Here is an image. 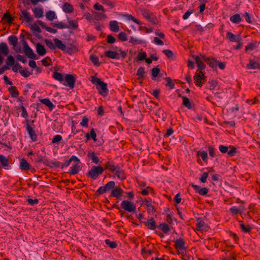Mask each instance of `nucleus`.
Instances as JSON below:
<instances>
[{
  "label": "nucleus",
  "instance_id": "55",
  "mask_svg": "<svg viewBox=\"0 0 260 260\" xmlns=\"http://www.w3.org/2000/svg\"><path fill=\"white\" fill-rule=\"evenodd\" d=\"M30 28L32 32L36 34V33H40L41 32V29L38 26L37 24L34 23L30 25Z\"/></svg>",
  "mask_w": 260,
  "mask_h": 260
},
{
  "label": "nucleus",
  "instance_id": "26",
  "mask_svg": "<svg viewBox=\"0 0 260 260\" xmlns=\"http://www.w3.org/2000/svg\"><path fill=\"white\" fill-rule=\"evenodd\" d=\"M37 23H38L43 28H44L46 29V30H47V31L49 32H51V33H53V34H55L57 32V29H54V28H52L51 27H48L46 25V24H45V23H44L43 21H41V20H38L37 21Z\"/></svg>",
  "mask_w": 260,
  "mask_h": 260
},
{
  "label": "nucleus",
  "instance_id": "46",
  "mask_svg": "<svg viewBox=\"0 0 260 260\" xmlns=\"http://www.w3.org/2000/svg\"><path fill=\"white\" fill-rule=\"evenodd\" d=\"M158 228L161 229V230L165 234H167L170 230V228L168 224L165 223H160Z\"/></svg>",
  "mask_w": 260,
  "mask_h": 260
},
{
  "label": "nucleus",
  "instance_id": "54",
  "mask_svg": "<svg viewBox=\"0 0 260 260\" xmlns=\"http://www.w3.org/2000/svg\"><path fill=\"white\" fill-rule=\"evenodd\" d=\"M44 42L46 45L48 47V48L51 50H55V44L53 43L51 40L45 39Z\"/></svg>",
  "mask_w": 260,
  "mask_h": 260
},
{
  "label": "nucleus",
  "instance_id": "62",
  "mask_svg": "<svg viewBox=\"0 0 260 260\" xmlns=\"http://www.w3.org/2000/svg\"><path fill=\"white\" fill-rule=\"evenodd\" d=\"M256 46L255 43H250L245 47V51H252L254 50Z\"/></svg>",
  "mask_w": 260,
  "mask_h": 260
},
{
  "label": "nucleus",
  "instance_id": "3",
  "mask_svg": "<svg viewBox=\"0 0 260 260\" xmlns=\"http://www.w3.org/2000/svg\"><path fill=\"white\" fill-rule=\"evenodd\" d=\"M27 123L26 124V129L28 132L29 137L31 140L34 142H36L37 141V136L36 134L35 128V125L33 124L35 122V120H31V124L28 123V120H26Z\"/></svg>",
  "mask_w": 260,
  "mask_h": 260
},
{
  "label": "nucleus",
  "instance_id": "4",
  "mask_svg": "<svg viewBox=\"0 0 260 260\" xmlns=\"http://www.w3.org/2000/svg\"><path fill=\"white\" fill-rule=\"evenodd\" d=\"M219 150L222 153H227L229 157L235 156L237 152V149L235 147L231 145L228 147L227 146L220 145L219 146Z\"/></svg>",
  "mask_w": 260,
  "mask_h": 260
},
{
  "label": "nucleus",
  "instance_id": "9",
  "mask_svg": "<svg viewBox=\"0 0 260 260\" xmlns=\"http://www.w3.org/2000/svg\"><path fill=\"white\" fill-rule=\"evenodd\" d=\"M203 60L205 61L211 68L214 69L217 67L218 60L214 58L207 57L205 55L200 54Z\"/></svg>",
  "mask_w": 260,
  "mask_h": 260
},
{
  "label": "nucleus",
  "instance_id": "61",
  "mask_svg": "<svg viewBox=\"0 0 260 260\" xmlns=\"http://www.w3.org/2000/svg\"><path fill=\"white\" fill-rule=\"evenodd\" d=\"M198 155L202 157L204 161L206 162L207 161L208 154L206 151H202L201 152H198Z\"/></svg>",
  "mask_w": 260,
  "mask_h": 260
},
{
  "label": "nucleus",
  "instance_id": "20",
  "mask_svg": "<svg viewBox=\"0 0 260 260\" xmlns=\"http://www.w3.org/2000/svg\"><path fill=\"white\" fill-rule=\"evenodd\" d=\"M226 37L229 41L232 42H239L242 41V39L240 35H235L231 32H227Z\"/></svg>",
  "mask_w": 260,
  "mask_h": 260
},
{
  "label": "nucleus",
  "instance_id": "43",
  "mask_svg": "<svg viewBox=\"0 0 260 260\" xmlns=\"http://www.w3.org/2000/svg\"><path fill=\"white\" fill-rule=\"evenodd\" d=\"M230 20L234 23L238 24L241 21L242 19L239 14H236L230 17Z\"/></svg>",
  "mask_w": 260,
  "mask_h": 260
},
{
  "label": "nucleus",
  "instance_id": "56",
  "mask_svg": "<svg viewBox=\"0 0 260 260\" xmlns=\"http://www.w3.org/2000/svg\"><path fill=\"white\" fill-rule=\"evenodd\" d=\"M105 242L111 248H115L117 246V244L115 241H112L109 239H107Z\"/></svg>",
  "mask_w": 260,
  "mask_h": 260
},
{
  "label": "nucleus",
  "instance_id": "48",
  "mask_svg": "<svg viewBox=\"0 0 260 260\" xmlns=\"http://www.w3.org/2000/svg\"><path fill=\"white\" fill-rule=\"evenodd\" d=\"M124 16L125 18L128 20H132V21H134L135 23H136V24H139V25L142 24V23L138 19L135 18L132 15L125 14Z\"/></svg>",
  "mask_w": 260,
  "mask_h": 260
},
{
  "label": "nucleus",
  "instance_id": "5",
  "mask_svg": "<svg viewBox=\"0 0 260 260\" xmlns=\"http://www.w3.org/2000/svg\"><path fill=\"white\" fill-rule=\"evenodd\" d=\"M115 183L113 181L108 182L105 185L101 186L96 191L97 196L101 195L114 188Z\"/></svg>",
  "mask_w": 260,
  "mask_h": 260
},
{
  "label": "nucleus",
  "instance_id": "1",
  "mask_svg": "<svg viewBox=\"0 0 260 260\" xmlns=\"http://www.w3.org/2000/svg\"><path fill=\"white\" fill-rule=\"evenodd\" d=\"M104 171V169L101 166H93L87 173L86 175L92 179L95 180L103 173Z\"/></svg>",
  "mask_w": 260,
  "mask_h": 260
},
{
  "label": "nucleus",
  "instance_id": "34",
  "mask_svg": "<svg viewBox=\"0 0 260 260\" xmlns=\"http://www.w3.org/2000/svg\"><path fill=\"white\" fill-rule=\"evenodd\" d=\"M146 72L145 71V68L144 67H140L137 71V75L138 76V79L141 80L145 78V74Z\"/></svg>",
  "mask_w": 260,
  "mask_h": 260
},
{
  "label": "nucleus",
  "instance_id": "40",
  "mask_svg": "<svg viewBox=\"0 0 260 260\" xmlns=\"http://www.w3.org/2000/svg\"><path fill=\"white\" fill-rule=\"evenodd\" d=\"M11 96L13 98H17L19 95V91L15 86H11L8 89Z\"/></svg>",
  "mask_w": 260,
  "mask_h": 260
},
{
  "label": "nucleus",
  "instance_id": "39",
  "mask_svg": "<svg viewBox=\"0 0 260 260\" xmlns=\"http://www.w3.org/2000/svg\"><path fill=\"white\" fill-rule=\"evenodd\" d=\"M0 162H1L2 166L5 169L9 166V159L2 154H0Z\"/></svg>",
  "mask_w": 260,
  "mask_h": 260
},
{
  "label": "nucleus",
  "instance_id": "57",
  "mask_svg": "<svg viewBox=\"0 0 260 260\" xmlns=\"http://www.w3.org/2000/svg\"><path fill=\"white\" fill-rule=\"evenodd\" d=\"M19 73L21 76L25 78L28 77L31 74V73L27 71V68L20 70Z\"/></svg>",
  "mask_w": 260,
  "mask_h": 260
},
{
  "label": "nucleus",
  "instance_id": "15",
  "mask_svg": "<svg viewBox=\"0 0 260 260\" xmlns=\"http://www.w3.org/2000/svg\"><path fill=\"white\" fill-rule=\"evenodd\" d=\"M20 16V18H23V21L27 23L31 22L33 19L29 13L26 10H22L21 11Z\"/></svg>",
  "mask_w": 260,
  "mask_h": 260
},
{
  "label": "nucleus",
  "instance_id": "31",
  "mask_svg": "<svg viewBox=\"0 0 260 260\" xmlns=\"http://www.w3.org/2000/svg\"><path fill=\"white\" fill-rule=\"evenodd\" d=\"M145 225L147 226L149 229L151 230H154L156 228L155 221L152 217L145 222Z\"/></svg>",
  "mask_w": 260,
  "mask_h": 260
},
{
  "label": "nucleus",
  "instance_id": "16",
  "mask_svg": "<svg viewBox=\"0 0 260 260\" xmlns=\"http://www.w3.org/2000/svg\"><path fill=\"white\" fill-rule=\"evenodd\" d=\"M25 54L30 59H37L38 58L37 55L34 52L32 49L29 47L23 49Z\"/></svg>",
  "mask_w": 260,
  "mask_h": 260
},
{
  "label": "nucleus",
  "instance_id": "58",
  "mask_svg": "<svg viewBox=\"0 0 260 260\" xmlns=\"http://www.w3.org/2000/svg\"><path fill=\"white\" fill-rule=\"evenodd\" d=\"M166 80L167 82L166 86H168L170 89H173L175 87V84L172 82V79L170 77H166Z\"/></svg>",
  "mask_w": 260,
  "mask_h": 260
},
{
  "label": "nucleus",
  "instance_id": "35",
  "mask_svg": "<svg viewBox=\"0 0 260 260\" xmlns=\"http://www.w3.org/2000/svg\"><path fill=\"white\" fill-rule=\"evenodd\" d=\"M51 25L53 27H56L59 29H63L69 28L68 24L63 23L62 22H55L51 23Z\"/></svg>",
  "mask_w": 260,
  "mask_h": 260
},
{
  "label": "nucleus",
  "instance_id": "18",
  "mask_svg": "<svg viewBox=\"0 0 260 260\" xmlns=\"http://www.w3.org/2000/svg\"><path fill=\"white\" fill-rule=\"evenodd\" d=\"M175 247L180 250H185V242L183 239L180 238L174 241Z\"/></svg>",
  "mask_w": 260,
  "mask_h": 260
},
{
  "label": "nucleus",
  "instance_id": "64",
  "mask_svg": "<svg viewBox=\"0 0 260 260\" xmlns=\"http://www.w3.org/2000/svg\"><path fill=\"white\" fill-rule=\"evenodd\" d=\"M93 8L96 10L101 11L103 13L105 12V9L104 8L103 6L98 3H96L94 5Z\"/></svg>",
  "mask_w": 260,
  "mask_h": 260
},
{
  "label": "nucleus",
  "instance_id": "41",
  "mask_svg": "<svg viewBox=\"0 0 260 260\" xmlns=\"http://www.w3.org/2000/svg\"><path fill=\"white\" fill-rule=\"evenodd\" d=\"M46 17L47 20L52 21L53 19L57 18L56 15L54 11H49L46 13Z\"/></svg>",
  "mask_w": 260,
  "mask_h": 260
},
{
  "label": "nucleus",
  "instance_id": "38",
  "mask_svg": "<svg viewBox=\"0 0 260 260\" xmlns=\"http://www.w3.org/2000/svg\"><path fill=\"white\" fill-rule=\"evenodd\" d=\"M129 43H131L133 45H136L138 44H143L145 43V41L144 40L138 39L133 37H131L129 38Z\"/></svg>",
  "mask_w": 260,
  "mask_h": 260
},
{
  "label": "nucleus",
  "instance_id": "24",
  "mask_svg": "<svg viewBox=\"0 0 260 260\" xmlns=\"http://www.w3.org/2000/svg\"><path fill=\"white\" fill-rule=\"evenodd\" d=\"M36 51L40 56H44L46 53L45 47L40 43L36 44Z\"/></svg>",
  "mask_w": 260,
  "mask_h": 260
},
{
  "label": "nucleus",
  "instance_id": "23",
  "mask_svg": "<svg viewBox=\"0 0 260 260\" xmlns=\"http://www.w3.org/2000/svg\"><path fill=\"white\" fill-rule=\"evenodd\" d=\"M53 41L55 44V48H57L62 51L66 50V46L61 40L57 38H55L53 39Z\"/></svg>",
  "mask_w": 260,
  "mask_h": 260
},
{
  "label": "nucleus",
  "instance_id": "10",
  "mask_svg": "<svg viewBox=\"0 0 260 260\" xmlns=\"http://www.w3.org/2000/svg\"><path fill=\"white\" fill-rule=\"evenodd\" d=\"M142 14L145 18L148 19L152 24H157L158 23V21L156 17L152 13H150L148 10H143L142 11Z\"/></svg>",
  "mask_w": 260,
  "mask_h": 260
},
{
  "label": "nucleus",
  "instance_id": "42",
  "mask_svg": "<svg viewBox=\"0 0 260 260\" xmlns=\"http://www.w3.org/2000/svg\"><path fill=\"white\" fill-rule=\"evenodd\" d=\"M239 225L242 231L245 233H249L251 228L249 225H245L243 221H239Z\"/></svg>",
  "mask_w": 260,
  "mask_h": 260
},
{
  "label": "nucleus",
  "instance_id": "33",
  "mask_svg": "<svg viewBox=\"0 0 260 260\" xmlns=\"http://www.w3.org/2000/svg\"><path fill=\"white\" fill-rule=\"evenodd\" d=\"M118 166L114 165L112 162L108 161L105 164L104 170H109L110 171L114 172L118 168Z\"/></svg>",
  "mask_w": 260,
  "mask_h": 260
},
{
  "label": "nucleus",
  "instance_id": "53",
  "mask_svg": "<svg viewBox=\"0 0 260 260\" xmlns=\"http://www.w3.org/2000/svg\"><path fill=\"white\" fill-rule=\"evenodd\" d=\"M66 51L68 53L71 54L77 52L78 50L75 46H71L66 47Z\"/></svg>",
  "mask_w": 260,
  "mask_h": 260
},
{
  "label": "nucleus",
  "instance_id": "47",
  "mask_svg": "<svg viewBox=\"0 0 260 260\" xmlns=\"http://www.w3.org/2000/svg\"><path fill=\"white\" fill-rule=\"evenodd\" d=\"M53 78L60 82H62L64 80L63 75L61 73L57 72H54L53 73Z\"/></svg>",
  "mask_w": 260,
  "mask_h": 260
},
{
  "label": "nucleus",
  "instance_id": "7",
  "mask_svg": "<svg viewBox=\"0 0 260 260\" xmlns=\"http://www.w3.org/2000/svg\"><path fill=\"white\" fill-rule=\"evenodd\" d=\"M121 207L124 210L129 212H135L136 207L133 202L127 200H124L121 203Z\"/></svg>",
  "mask_w": 260,
  "mask_h": 260
},
{
  "label": "nucleus",
  "instance_id": "51",
  "mask_svg": "<svg viewBox=\"0 0 260 260\" xmlns=\"http://www.w3.org/2000/svg\"><path fill=\"white\" fill-rule=\"evenodd\" d=\"M69 26V28H72L73 29H76L78 28V22L75 20H70L68 21Z\"/></svg>",
  "mask_w": 260,
  "mask_h": 260
},
{
  "label": "nucleus",
  "instance_id": "28",
  "mask_svg": "<svg viewBox=\"0 0 260 260\" xmlns=\"http://www.w3.org/2000/svg\"><path fill=\"white\" fill-rule=\"evenodd\" d=\"M72 161L79 162L80 160L76 156L72 155L70 159L67 160L64 164L61 165V169H62L64 167L69 166Z\"/></svg>",
  "mask_w": 260,
  "mask_h": 260
},
{
  "label": "nucleus",
  "instance_id": "12",
  "mask_svg": "<svg viewBox=\"0 0 260 260\" xmlns=\"http://www.w3.org/2000/svg\"><path fill=\"white\" fill-rule=\"evenodd\" d=\"M100 84L96 87L99 91V93L103 96H106L108 93V89L107 88V84L104 82H99Z\"/></svg>",
  "mask_w": 260,
  "mask_h": 260
},
{
  "label": "nucleus",
  "instance_id": "11",
  "mask_svg": "<svg viewBox=\"0 0 260 260\" xmlns=\"http://www.w3.org/2000/svg\"><path fill=\"white\" fill-rule=\"evenodd\" d=\"M64 79L67 82V84H63L64 85L69 86L71 89L74 88L76 81L75 76L71 74H66Z\"/></svg>",
  "mask_w": 260,
  "mask_h": 260
},
{
  "label": "nucleus",
  "instance_id": "37",
  "mask_svg": "<svg viewBox=\"0 0 260 260\" xmlns=\"http://www.w3.org/2000/svg\"><path fill=\"white\" fill-rule=\"evenodd\" d=\"M87 156L90 157L93 163L98 164L100 162V159L98 156L95 155V153L93 151L89 152L87 154Z\"/></svg>",
  "mask_w": 260,
  "mask_h": 260
},
{
  "label": "nucleus",
  "instance_id": "17",
  "mask_svg": "<svg viewBox=\"0 0 260 260\" xmlns=\"http://www.w3.org/2000/svg\"><path fill=\"white\" fill-rule=\"evenodd\" d=\"M123 192V190L121 188L116 187L112 189L110 196L117 199H120Z\"/></svg>",
  "mask_w": 260,
  "mask_h": 260
},
{
  "label": "nucleus",
  "instance_id": "30",
  "mask_svg": "<svg viewBox=\"0 0 260 260\" xmlns=\"http://www.w3.org/2000/svg\"><path fill=\"white\" fill-rule=\"evenodd\" d=\"M20 168L22 170L28 171L30 169V165L25 158L20 161Z\"/></svg>",
  "mask_w": 260,
  "mask_h": 260
},
{
  "label": "nucleus",
  "instance_id": "60",
  "mask_svg": "<svg viewBox=\"0 0 260 260\" xmlns=\"http://www.w3.org/2000/svg\"><path fill=\"white\" fill-rule=\"evenodd\" d=\"M88 121H89L88 118L87 116H84L82 118V121L80 123V124L83 127H87L88 126Z\"/></svg>",
  "mask_w": 260,
  "mask_h": 260
},
{
  "label": "nucleus",
  "instance_id": "45",
  "mask_svg": "<svg viewBox=\"0 0 260 260\" xmlns=\"http://www.w3.org/2000/svg\"><path fill=\"white\" fill-rule=\"evenodd\" d=\"M3 20H6L9 24H12L14 20V18L12 17L9 12H6L2 18Z\"/></svg>",
  "mask_w": 260,
  "mask_h": 260
},
{
  "label": "nucleus",
  "instance_id": "27",
  "mask_svg": "<svg viewBox=\"0 0 260 260\" xmlns=\"http://www.w3.org/2000/svg\"><path fill=\"white\" fill-rule=\"evenodd\" d=\"M40 101L41 103L48 107L50 111H52L55 107L48 98L41 99Z\"/></svg>",
  "mask_w": 260,
  "mask_h": 260
},
{
  "label": "nucleus",
  "instance_id": "44",
  "mask_svg": "<svg viewBox=\"0 0 260 260\" xmlns=\"http://www.w3.org/2000/svg\"><path fill=\"white\" fill-rule=\"evenodd\" d=\"M247 68L249 69H259V64L256 61L250 60L249 63L247 65Z\"/></svg>",
  "mask_w": 260,
  "mask_h": 260
},
{
  "label": "nucleus",
  "instance_id": "2",
  "mask_svg": "<svg viewBox=\"0 0 260 260\" xmlns=\"http://www.w3.org/2000/svg\"><path fill=\"white\" fill-rule=\"evenodd\" d=\"M120 53L113 51H107L105 52L106 56L111 59H119L120 58L124 59L126 57L127 53L125 51H122L121 49L118 50Z\"/></svg>",
  "mask_w": 260,
  "mask_h": 260
},
{
  "label": "nucleus",
  "instance_id": "8",
  "mask_svg": "<svg viewBox=\"0 0 260 260\" xmlns=\"http://www.w3.org/2000/svg\"><path fill=\"white\" fill-rule=\"evenodd\" d=\"M8 42L10 45L13 46V49L17 53L21 52V48L20 47L17 46L18 44V38L17 36L15 35H11L8 38Z\"/></svg>",
  "mask_w": 260,
  "mask_h": 260
},
{
  "label": "nucleus",
  "instance_id": "59",
  "mask_svg": "<svg viewBox=\"0 0 260 260\" xmlns=\"http://www.w3.org/2000/svg\"><path fill=\"white\" fill-rule=\"evenodd\" d=\"M151 72L152 78L153 79L158 76L160 72V69L157 67H154L152 69Z\"/></svg>",
  "mask_w": 260,
  "mask_h": 260
},
{
  "label": "nucleus",
  "instance_id": "22",
  "mask_svg": "<svg viewBox=\"0 0 260 260\" xmlns=\"http://www.w3.org/2000/svg\"><path fill=\"white\" fill-rule=\"evenodd\" d=\"M62 10L66 13L70 14L73 12V6L69 3H64L62 6Z\"/></svg>",
  "mask_w": 260,
  "mask_h": 260
},
{
  "label": "nucleus",
  "instance_id": "52",
  "mask_svg": "<svg viewBox=\"0 0 260 260\" xmlns=\"http://www.w3.org/2000/svg\"><path fill=\"white\" fill-rule=\"evenodd\" d=\"M90 61L96 66L99 67L100 63L99 61V58L94 55H91L89 57Z\"/></svg>",
  "mask_w": 260,
  "mask_h": 260
},
{
  "label": "nucleus",
  "instance_id": "29",
  "mask_svg": "<svg viewBox=\"0 0 260 260\" xmlns=\"http://www.w3.org/2000/svg\"><path fill=\"white\" fill-rule=\"evenodd\" d=\"M109 28L113 32H117L119 30L118 23L116 20H112L109 23Z\"/></svg>",
  "mask_w": 260,
  "mask_h": 260
},
{
  "label": "nucleus",
  "instance_id": "13",
  "mask_svg": "<svg viewBox=\"0 0 260 260\" xmlns=\"http://www.w3.org/2000/svg\"><path fill=\"white\" fill-rule=\"evenodd\" d=\"M197 230L199 231H207L209 226L207 225L201 218H198L197 219Z\"/></svg>",
  "mask_w": 260,
  "mask_h": 260
},
{
  "label": "nucleus",
  "instance_id": "49",
  "mask_svg": "<svg viewBox=\"0 0 260 260\" xmlns=\"http://www.w3.org/2000/svg\"><path fill=\"white\" fill-rule=\"evenodd\" d=\"M6 63L5 66H9L10 68L14 64L15 59L14 57L12 55H9L6 59Z\"/></svg>",
  "mask_w": 260,
  "mask_h": 260
},
{
  "label": "nucleus",
  "instance_id": "32",
  "mask_svg": "<svg viewBox=\"0 0 260 260\" xmlns=\"http://www.w3.org/2000/svg\"><path fill=\"white\" fill-rule=\"evenodd\" d=\"M32 11L34 13V15L36 18H40L43 16V11L41 8L36 7L32 9Z\"/></svg>",
  "mask_w": 260,
  "mask_h": 260
},
{
  "label": "nucleus",
  "instance_id": "14",
  "mask_svg": "<svg viewBox=\"0 0 260 260\" xmlns=\"http://www.w3.org/2000/svg\"><path fill=\"white\" fill-rule=\"evenodd\" d=\"M190 185L194 189L196 192L198 193L200 195L206 196L209 191V189L207 187H201L194 184H191Z\"/></svg>",
  "mask_w": 260,
  "mask_h": 260
},
{
  "label": "nucleus",
  "instance_id": "63",
  "mask_svg": "<svg viewBox=\"0 0 260 260\" xmlns=\"http://www.w3.org/2000/svg\"><path fill=\"white\" fill-rule=\"evenodd\" d=\"M147 57V54L145 52L141 51L138 53V58L139 60L142 61L146 59Z\"/></svg>",
  "mask_w": 260,
  "mask_h": 260
},
{
  "label": "nucleus",
  "instance_id": "36",
  "mask_svg": "<svg viewBox=\"0 0 260 260\" xmlns=\"http://www.w3.org/2000/svg\"><path fill=\"white\" fill-rule=\"evenodd\" d=\"M115 174L116 177L121 180H123L126 178L124 171L120 169L119 167L115 171Z\"/></svg>",
  "mask_w": 260,
  "mask_h": 260
},
{
  "label": "nucleus",
  "instance_id": "6",
  "mask_svg": "<svg viewBox=\"0 0 260 260\" xmlns=\"http://www.w3.org/2000/svg\"><path fill=\"white\" fill-rule=\"evenodd\" d=\"M207 77L205 74L201 71L199 73H196L193 77L194 80V83L196 85L201 87L203 84L206 81Z\"/></svg>",
  "mask_w": 260,
  "mask_h": 260
},
{
  "label": "nucleus",
  "instance_id": "25",
  "mask_svg": "<svg viewBox=\"0 0 260 260\" xmlns=\"http://www.w3.org/2000/svg\"><path fill=\"white\" fill-rule=\"evenodd\" d=\"M79 162H78L77 164L73 165L69 171V174L71 175H74L77 174L81 170V167L80 165H79Z\"/></svg>",
  "mask_w": 260,
  "mask_h": 260
},
{
  "label": "nucleus",
  "instance_id": "21",
  "mask_svg": "<svg viewBox=\"0 0 260 260\" xmlns=\"http://www.w3.org/2000/svg\"><path fill=\"white\" fill-rule=\"evenodd\" d=\"M143 204L147 206V210L148 212H151L154 213L156 211L154 207L152 205L151 202L152 200H148L146 199H145L142 200Z\"/></svg>",
  "mask_w": 260,
  "mask_h": 260
},
{
  "label": "nucleus",
  "instance_id": "50",
  "mask_svg": "<svg viewBox=\"0 0 260 260\" xmlns=\"http://www.w3.org/2000/svg\"><path fill=\"white\" fill-rule=\"evenodd\" d=\"M183 105L187 107L188 109H191V104L190 102L189 99L186 96H182Z\"/></svg>",
  "mask_w": 260,
  "mask_h": 260
},
{
  "label": "nucleus",
  "instance_id": "19",
  "mask_svg": "<svg viewBox=\"0 0 260 260\" xmlns=\"http://www.w3.org/2000/svg\"><path fill=\"white\" fill-rule=\"evenodd\" d=\"M192 57L194 59L196 63L197 64L198 68L201 71L202 70H204L205 69L206 66L205 64L202 62V58L201 57V55L198 56V55H193Z\"/></svg>",
  "mask_w": 260,
  "mask_h": 260
}]
</instances>
